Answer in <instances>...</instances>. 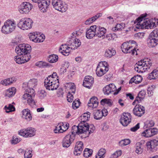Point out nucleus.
Segmentation results:
<instances>
[{"label": "nucleus", "mask_w": 158, "mask_h": 158, "mask_svg": "<svg viewBox=\"0 0 158 158\" xmlns=\"http://www.w3.org/2000/svg\"><path fill=\"white\" fill-rule=\"evenodd\" d=\"M90 113L89 112L84 113L79 118L81 120V122L77 126H73L77 127V129H78L77 131H79L80 133L84 135V138L88 137L89 134L93 133L95 129V127L94 125H89L85 122L90 118Z\"/></svg>", "instance_id": "f257e3e1"}, {"label": "nucleus", "mask_w": 158, "mask_h": 158, "mask_svg": "<svg viewBox=\"0 0 158 158\" xmlns=\"http://www.w3.org/2000/svg\"><path fill=\"white\" fill-rule=\"evenodd\" d=\"M29 85L28 82H24L23 84L22 88L25 90V91L22 96V100L23 103H27L30 106H33L35 105L33 98L35 97V93L33 89L28 87Z\"/></svg>", "instance_id": "f03ea898"}, {"label": "nucleus", "mask_w": 158, "mask_h": 158, "mask_svg": "<svg viewBox=\"0 0 158 158\" xmlns=\"http://www.w3.org/2000/svg\"><path fill=\"white\" fill-rule=\"evenodd\" d=\"M137 19L135 21V23L136 24L135 27L138 29H144L152 28L154 26L156 27V24H155V20H151L148 19H144V18L146 16V15H143Z\"/></svg>", "instance_id": "7ed1b4c3"}, {"label": "nucleus", "mask_w": 158, "mask_h": 158, "mask_svg": "<svg viewBox=\"0 0 158 158\" xmlns=\"http://www.w3.org/2000/svg\"><path fill=\"white\" fill-rule=\"evenodd\" d=\"M57 76L56 72L53 73L44 80V86L47 90H53L56 89L59 85L58 77Z\"/></svg>", "instance_id": "20e7f679"}, {"label": "nucleus", "mask_w": 158, "mask_h": 158, "mask_svg": "<svg viewBox=\"0 0 158 158\" xmlns=\"http://www.w3.org/2000/svg\"><path fill=\"white\" fill-rule=\"evenodd\" d=\"M77 128L75 126L72 127L71 130V133L67 135L63 139L62 144L63 147L68 148L70 146L71 143L73 142L75 139V135L81 134L78 131Z\"/></svg>", "instance_id": "39448f33"}, {"label": "nucleus", "mask_w": 158, "mask_h": 158, "mask_svg": "<svg viewBox=\"0 0 158 158\" xmlns=\"http://www.w3.org/2000/svg\"><path fill=\"white\" fill-rule=\"evenodd\" d=\"M152 64L148 59L141 60L137 63L135 65V70L138 73H143L148 71L151 66Z\"/></svg>", "instance_id": "423d86ee"}, {"label": "nucleus", "mask_w": 158, "mask_h": 158, "mask_svg": "<svg viewBox=\"0 0 158 158\" xmlns=\"http://www.w3.org/2000/svg\"><path fill=\"white\" fill-rule=\"evenodd\" d=\"M16 26V24L13 20L8 19L5 22L2 27V32L5 34H9L15 30Z\"/></svg>", "instance_id": "0eeeda50"}, {"label": "nucleus", "mask_w": 158, "mask_h": 158, "mask_svg": "<svg viewBox=\"0 0 158 158\" xmlns=\"http://www.w3.org/2000/svg\"><path fill=\"white\" fill-rule=\"evenodd\" d=\"M122 52L125 53H131L132 55L135 54L137 55L139 53V50L138 49L135 48L131 45L130 43L128 42H124L121 46Z\"/></svg>", "instance_id": "6e6552de"}, {"label": "nucleus", "mask_w": 158, "mask_h": 158, "mask_svg": "<svg viewBox=\"0 0 158 158\" xmlns=\"http://www.w3.org/2000/svg\"><path fill=\"white\" fill-rule=\"evenodd\" d=\"M121 89V87H120L117 89L114 84L111 83L104 87L103 88V91L105 95H109L113 93V94L115 95L118 94Z\"/></svg>", "instance_id": "1a4fd4ad"}, {"label": "nucleus", "mask_w": 158, "mask_h": 158, "mask_svg": "<svg viewBox=\"0 0 158 158\" xmlns=\"http://www.w3.org/2000/svg\"><path fill=\"white\" fill-rule=\"evenodd\" d=\"M52 5L55 9L61 12H65L68 9V5L62 0H52Z\"/></svg>", "instance_id": "9d476101"}, {"label": "nucleus", "mask_w": 158, "mask_h": 158, "mask_svg": "<svg viewBox=\"0 0 158 158\" xmlns=\"http://www.w3.org/2000/svg\"><path fill=\"white\" fill-rule=\"evenodd\" d=\"M108 65L107 62H99L96 69V74L99 77H102L109 70Z\"/></svg>", "instance_id": "9b49d317"}, {"label": "nucleus", "mask_w": 158, "mask_h": 158, "mask_svg": "<svg viewBox=\"0 0 158 158\" xmlns=\"http://www.w3.org/2000/svg\"><path fill=\"white\" fill-rule=\"evenodd\" d=\"M35 3H38V7L40 11L43 12L47 11L50 4V0H31Z\"/></svg>", "instance_id": "f8f14e48"}, {"label": "nucleus", "mask_w": 158, "mask_h": 158, "mask_svg": "<svg viewBox=\"0 0 158 158\" xmlns=\"http://www.w3.org/2000/svg\"><path fill=\"white\" fill-rule=\"evenodd\" d=\"M36 130L32 127H28L27 128L20 130V135L27 138L34 136L36 134Z\"/></svg>", "instance_id": "ddd939ff"}, {"label": "nucleus", "mask_w": 158, "mask_h": 158, "mask_svg": "<svg viewBox=\"0 0 158 158\" xmlns=\"http://www.w3.org/2000/svg\"><path fill=\"white\" fill-rule=\"evenodd\" d=\"M33 22L29 18H24L20 20V29L23 30H27L31 28L33 26Z\"/></svg>", "instance_id": "4468645a"}, {"label": "nucleus", "mask_w": 158, "mask_h": 158, "mask_svg": "<svg viewBox=\"0 0 158 158\" xmlns=\"http://www.w3.org/2000/svg\"><path fill=\"white\" fill-rule=\"evenodd\" d=\"M131 116L129 113H124L121 115V123L124 126H127L131 122Z\"/></svg>", "instance_id": "2eb2a0df"}, {"label": "nucleus", "mask_w": 158, "mask_h": 158, "mask_svg": "<svg viewBox=\"0 0 158 158\" xmlns=\"http://www.w3.org/2000/svg\"><path fill=\"white\" fill-rule=\"evenodd\" d=\"M145 112V107L139 104L136 105L133 110V114L138 117H141Z\"/></svg>", "instance_id": "dca6fc26"}, {"label": "nucleus", "mask_w": 158, "mask_h": 158, "mask_svg": "<svg viewBox=\"0 0 158 158\" xmlns=\"http://www.w3.org/2000/svg\"><path fill=\"white\" fill-rule=\"evenodd\" d=\"M146 145L148 150L154 152L158 149V140L153 139L146 143Z\"/></svg>", "instance_id": "f3484780"}, {"label": "nucleus", "mask_w": 158, "mask_h": 158, "mask_svg": "<svg viewBox=\"0 0 158 158\" xmlns=\"http://www.w3.org/2000/svg\"><path fill=\"white\" fill-rule=\"evenodd\" d=\"M141 134L142 136L148 138L151 137L157 134L158 130L156 128H146Z\"/></svg>", "instance_id": "a211bd4d"}, {"label": "nucleus", "mask_w": 158, "mask_h": 158, "mask_svg": "<svg viewBox=\"0 0 158 158\" xmlns=\"http://www.w3.org/2000/svg\"><path fill=\"white\" fill-rule=\"evenodd\" d=\"M69 127V124H64L63 123L59 124L56 127L54 130L55 133H63L67 130Z\"/></svg>", "instance_id": "6ab92c4d"}, {"label": "nucleus", "mask_w": 158, "mask_h": 158, "mask_svg": "<svg viewBox=\"0 0 158 158\" xmlns=\"http://www.w3.org/2000/svg\"><path fill=\"white\" fill-rule=\"evenodd\" d=\"M32 6L29 2H23L20 5V13H27L29 12Z\"/></svg>", "instance_id": "aec40b11"}, {"label": "nucleus", "mask_w": 158, "mask_h": 158, "mask_svg": "<svg viewBox=\"0 0 158 158\" xmlns=\"http://www.w3.org/2000/svg\"><path fill=\"white\" fill-rule=\"evenodd\" d=\"M96 26L94 25L90 27L86 32V36L88 39H91L95 36H96Z\"/></svg>", "instance_id": "412c9836"}, {"label": "nucleus", "mask_w": 158, "mask_h": 158, "mask_svg": "<svg viewBox=\"0 0 158 158\" xmlns=\"http://www.w3.org/2000/svg\"><path fill=\"white\" fill-rule=\"evenodd\" d=\"M80 40L77 38L74 40L71 39L68 42V45L70 47L71 49H75L79 47L81 45Z\"/></svg>", "instance_id": "4be33fe9"}, {"label": "nucleus", "mask_w": 158, "mask_h": 158, "mask_svg": "<svg viewBox=\"0 0 158 158\" xmlns=\"http://www.w3.org/2000/svg\"><path fill=\"white\" fill-rule=\"evenodd\" d=\"M71 50L70 47L69 46L68 44H62L60 47L59 51L61 53L65 56L69 55L70 52Z\"/></svg>", "instance_id": "5701e85b"}, {"label": "nucleus", "mask_w": 158, "mask_h": 158, "mask_svg": "<svg viewBox=\"0 0 158 158\" xmlns=\"http://www.w3.org/2000/svg\"><path fill=\"white\" fill-rule=\"evenodd\" d=\"M84 148L83 143L82 141H77L76 143V146L74 151V154L76 156L80 155Z\"/></svg>", "instance_id": "b1692460"}, {"label": "nucleus", "mask_w": 158, "mask_h": 158, "mask_svg": "<svg viewBox=\"0 0 158 158\" xmlns=\"http://www.w3.org/2000/svg\"><path fill=\"white\" fill-rule=\"evenodd\" d=\"M94 83V78L91 76H87L85 77L83 85L86 88L89 89Z\"/></svg>", "instance_id": "393cba45"}, {"label": "nucleus", "mask_w": 158, "mask_h": 158, "mask_svg": "<svg viewBox=\"0 0 158 158\" xmlns=\"http://www.w3.org/2000/svg\"><path fill=\"white\" fill-rule=\"evenodd\" d=\"M98 104V102L97 98L96 97H93L89 100L88 103V105L90 109H92L97 107Z\"/></svg>", "instance_id": "a878e982"}, {"label": "nucleus", "mask_w": 158, "mask_h": 158, "mask_svg": "<svg viewBox=\"0 0 158 158\" xmlns=\"http://www.w3.org/2000/svg\"><path fill=\"white\" fill-rule=\"evenodd\" d=\"M106 32V29L104 27H96V36L98 37L103 38H105L104 34Z\"/></svg>", "instance_id": "bb28decb"}, {"label": "nucleus", "mask_w": 158, "mask_h": 158, "mask_svg": "<svg viewBox=\"0 0 158 158\" xmlns=\"http://www.w3.org/2000/svg\"><path fill=\"white\" fill-rule=\"evenodd\" d=\"M31 49V47L29 44H20V53H28L30 52Z\"/></svg>", "instance_id": "cd10ccee"}, {"label": "nucleus", "mask_w": 158, "mask_h": 158, "mask_svg": "<svg viewBox=\"0 0 158 158\" xmlns=\"http://www.w3.org/2000/svg\"><path fill=\"white\" fill-rule=\"evenodd\" d=\"M29 110L27 109H24L22 111V118L27 121H30L32 119V116Z\"/></svg>", "instance_id": "c85d7f7f"}, {"label": "nucleus", "mask_w": 158, "mask_h": 158, "mask_svg": "<svg viewBox=\"0 0 158 158\" xmlns=\"http://www.w3.org/2000/svg\"><path fill=\"white\" fill-rule=\"evenodd\" d=\"M147 44L149 47L153 48L156 46L158 44V39L149 37L147 40Z\"/></svg>", "instance_id": "c756f323"}, {"label": "nucleus", "mask_w": 158, "mask_h": 158, "mask_svg": "<svg viewBox=\"0 0 158 158\" xmlns=\"http://www.w3.org/2000/svg\"><path fill=\"white\" fill-rule=\"evenodd\" d=\"M16 92V89L15 87H11L6 90L4 92L5 96L10 98L14 96Z\"/></svg>", "instance_id": "7c9ffc66"}, {"label": "nucleus", "mask_w": 158, "mask_h": 158, "mask_svg": "<svg viewBox=\"0 0 158 158\" xmlns=\"http://www.w3.org/2000/svg\"><path fill=\"white\" fill-rule=\"evenodd\" d=\"M31 58L30 55L29 53H20V64L24 63L29 61Z\"/></svg>", "instance_id": "2f4dec72"}, {"label": "nucleus", "mask_w": 158, "mask_h": 158, "mask_svg": "<svg viewBox=\"0 0 158 158\" xmlns=\"http://www.w3.org/2000/svg\"><path fill=\"white\" fill-rule=\"evenodd\" d=\"M158 78V68L153 70L148 76V78L149 80L156 79Z\"/></svg>", "instance_id": "473e14b6"}, {"label": "nucleus", "mask_w": 158, "mask_h": 158, "mask_svg": "<svg viewBox=\"0 0 158 158\" xmlns=\"http://www.w3.org/2000/svg\"><path fill=\"white\" fill-rule=\"evenodd\" d=\"M142 79L143 78L141 76L137 75L135 76L131 79L129 83L132 84L134 83L136 84H139L142 81Z\"/></svg>", "instance_id": "72a5a7b5"}, {"label": "nucleus", "mask_w": 158, "mask_h": 158, "mask_svg": "<svg viewBox=\"0 0 158 158\" xmlns=\"http://www.w3.org/2000/svg\"><path fill=\"white\" fill-rule=\"evenodd\" d=\"M101 15H102L101 14H98L93 17L89 18L85 21V24L86 25L90 24L93 22L95 21L99 17L101 16Z\"/></svg>", "instance_id": "f704fd0d"}, {"label": "nucleus", "mask_w": 158, "mask_h": 158, "mask_svg": "<svg viewBox=\"0 0 158 158\" xmlns=\"http://www.w3.org/2000/svg\"><path fill=\"white\" fill-rule=\"evenodd\" d=\"M66 89H69L70 92L74 94L75 92V85L74 83L69 82L66 83L65 85Z\"/></svg>", "instance_id": "c9c22d12"}, {"label": "nucleus", "mask_w": 158, "mask_h": 158, "mask_svg": "<svg viewBox=\"0 0 158 158\" xmlns=\"http://www.w3.org/2000/svg\"><path fill=\"white\" fill-rule=\"evenodd\" d=\"M15 104L14 102H13L11 104H9L8 106H6L4 108L6 113H10L15 110V108L14 105Z\"/></svg>", "instance_id": "e433bc0d"}, {"label": "nucleus", "mask_w": 158, "mask_h": 158, "mask_svg": "<svg viewBox=\"0 0 158 158\" xmlns=\"http://www.w3.org/2000/svg\"><path fill=\"white\" fill-rule=\"evenodd\" d=\"M143 145L140 142H138L136 144L135 152L138 154H141L143 152Z\"/></svg>", "instance_id": "4c0bfd02"}, {"label": "nucleus", "mask_w": 158, "mask_h": 158, "mask_svg": "<svg viewBox=\"0 0 158 158\" xmlns=\"http://www.w3.org/2000/svg\"><path fill=\"white\" fill-rule=\"evenodd\" d=\"M115 51L113 49H108L106 50L105 55L106 57L108 58H110L113 56L114 55L116 54Z\"/></svg>", "instance_id": "58836bf2"}, {"label": "nucleus", "mask_w": 158, "mask_h": 158, "mask_svg": "<svg viewBox=\"0 0 158 158\" xmlns=\"http://www.w3.org/2000/svg\"><path fill=\"white\" fill-rule=\"evenodd\" d=\"M102 113L101 110L94 111L93 113L94 118L96 120H99L101 118L103 114Z\"/></svg>", "instance_id": "ea45409f"}, {"label": "nucleus", "mask_w": 158, "mask_h": 158, "mask_svg": "<svg viewBox=\"0 0 158 158\" xmlns=\"http://www.w3.org/2000/svg\"><path fill=\"white\" fill-rule=\"evenodd\" d=\"M58 56L54 54L49 55L48 58V61L51 63L56 62L58 61Z\"/></svg>", "instance_id": "a19ab883"}, {"label": "nucleus", "mask_w": 158, "mask_h": 158, "mask_svg": "<svg viewBox=\"0 0 158 158\" xmlns=\"http://www.w3.org/2000/svg\"><path fill=\"white\" fill-rule=\"evenodd\" d=\"M38 35V32H32L30 33L28 35V36L30 40L32 41L36 42V37Z\"/></svg>", "instance_id": "79ce46f5"}, {"label": "nucleus", "mask_w": 158, "mask_h": 158, "mask_svg": "<svg viewBox=\"0 0 158 158\" xmlns=\"http://www.w3.org/2000/svg\"><path fill=\"white\" fill-rule=\"evenodd\" d=\"M32 151V150L31 149H26L24 154V158H32L33 155Z\"/></svg>", "instance_id": "37998d69"}, {"label": "nucleus", "mask_w": 158, "mask_h": 158, "mask_svg": "<svg viewBox=\"0 0 158 158\" xmlns=\"http://www.w3.org/2000/svg\"><path fill=\"white\" fill-rule=\"evenodd\" d=\"M155 123L152 120H148L144 123V128H150L153 126Z\"/></svg>", "instance_id": "c03bdc74"}, {"label": "nucleus", "mask_w": 158, "mask_h": 158, "mask_svg": "<svg viewBox=\"0 0 158 158\" xmlns=\"http://www.w3.org/2000/svg\"><path fill=\"white\" fill-rule=\"evenodd\" d=\"M35 65L40 68H44L49 66V64L43 61H40L36 62Z\"/></svg>", "instance_id": "a18cd8bd"}, {"label": "nucleus", "mask_w": 158, "mask_h": 158, "mask_svg": "<svg viewBox=\"0 0 158 158\" xmlns=\"http://www.w3.org/2000/svg\"><path fill=\"white\" fill-rule=\"evenodd\" d=\"M131 143V140L129 139H125L121 140L119 142V145L120 146L123 147Z\"/></svg>", "instance_id": "49530a36"}, {"label": "nucleus", "mask_w": 158, "mask_h": 158, "mask_svg": "<svg viewBox=\"0 0 158 158\" xmlns=\"http://www.w3.org/2000/svg\"><path fill=\"white\" fill-rule=\"evenodd\" d=\"M93 151L91 149L85 148L84 151L83 156L85 157H88L90 156L92 154Z\"/></svg>", "instance_id": "de8ad7c7"}, {"label": "nucleus", "mask_w": 158, "mask_h": 158, "mask_svg": "<svg viewBox=\"0 0 158 158\" xmlns=\"http://www.w3.org/2000/svg\"><path fill=\"white\" fill-rule=\"evenodd\" d=\"M20 48L19 47V45L18 47H17L15 48V52L18 55L17 56H15V60L16 62V63L19 64L20 62V56L19 55L20 53L19 52Z\"/></svg>", "instance_id": "09e8293b"}, {"label": "nucleus", "mask_w": 158, "mask_h": 158, "mask_svg": "<svg viewBox=\"0 0 158 158\" xmlns=\"http://www.w3.org/2000/svg\"><path fill=\"white\" fill-rule=\"evenodd\" d=\"M149 37L156 39H158V30H154L150 34Z\"/></svg>", "instance_id": "8fccbe9b"}, {"label": "nucleus", "mask_w": 158, "mask_h": 158, "mask_svg": "<svg viewBox=\"0 0 158 158\" xmlns=\"http://www.w3.org/2000/svg\"><path fill=\"white\" fill-rule=\"evenodd\" d=\"M14 80L12 79L8 78L4 80L1 81V83L5 85H9L13 82Z\"/></svg>", "instance_id": "3c124183"}, {"label": "nucleus", "mask_w": 158, "mask_h": 158, "mask_svg": "<svg viewBox=\"0 0 158 158\" xmlns=\"http://www.w3.org/2000/svg\"><path fill=\"white\" fill-rule=\"evenodd\" d=\"M39 33L38 32V35H37V37H36V39L35 43H40L43 42L44 40L45 36L43 34H41L39 35L40 34L38 35Z\"/></svg>", "instance_id": "603ef678"}, {"label": "nucleus", "mask_w": 158, "mask_h": 158, "mask_svg": "<svg viewBox=\"0 0 158 158\" xmlns=\"http://www.w3.org/2000/svg\"><path fill=\"white\" fill-rule=\"evenodd\" d=\"M101 104L102 105H107L109 106L111 105V100L109 99L104 98L101 101Z\"/></svg>", "instance_id": "864d4df0"}, {"label": "nucleus", "mask_w": 158, "mask_h": 158, "mask_svg": "<svg viewBox=\"0 0 158 158\" xmlns=\"http://www.w3.org/2000/svg\"><path fill=\"white\" fill-rule=\"evenodd\" d=\"M80 102L79 99L77 100H75L74 101L72 104V107L74 109L77 108L80 105Z\"/></svg>", "instance_id": "5fc2aeb1"}, {"label": "nucleus", "mask_w": 158, "mask_h": 158, "mask_svg": "<svg viewBox=\"0 0 158 158\" xmlns=\"http://www.w3.org/2000/svg\"><path fill=\"white\" fill-rule=\"evenodd\" d=\"M143 99V97H141L138 96L136 97L135 101L133 102L132 105H134L136 104L140 103Z\"/></svg>", "instance_id": "6e6d98bb"}, {"label": "nucleus", "mask_w": 158, "mask_h": 158, "mask_svg": "<svg viewBox=\"0 0 158 158\" xmlns=\"http://www.w3.org/2000/svg\"><path fill=\"white\" fill-rule=\"evenodd\" d=\"M39 97L41 99L44 98L46 96L45 91L44 90H41L39 92L38 94Z\"/></svg>", "instance_id": "4d7b16f0"}, {"label": "nucleus", "mask_w": 158, "mask_h": 158, "mask_svg": "<svg viewBox=\"0 0 158 158\" xmlns=\"http://www.w3.org/2000/svg\"><path fill=\"white\" fill-rule=\"evenodd\" d=\"M122 152L121 151H117L113 153L110 156V158H117L121 155Z\"/></svg>", "instance_id": "13d9d810"}, {"label": "nucleus", "mask_w": 158, "mask_h": 158, "mask_svg": "<svg viewBox=\"0 0 158 158\" xmlns=\"http://www.w3.org/2000/svg\"><path fill=\"white\" fill-rule=\"evenodd\" d=\"M123 27V26L121 24H117L114 27L112 28V30L115 31L121 30Z\"/></svg>", "instance_id": "bf43d9fd"}, {"label": "nucleus", "mask_w": 158, "mask_h": 158, "mask_svg": "<svg viewBox=\"0 0 158 158\" xmlns=\"http://www.w3.org/2000/svg\"><path fill=\"white\" fill-rule=\"evenodd\" d=\"M37 80L35 79H31L28 81V84L31 85L32 87H35L37 84Z\"/></svg>", "instance_id": "052dcab7"}, {"label": "nucleus", "mask_w": 158, "mask_h": 158, "mask_svg": "<svg viewBox=\"0 0 158 158\" xmlns=\"http://www.w3.org/2000/svg\"><path fill=\"white\" fill-rule=\"evenodd\" d=\"M70 92V91H69L67 95V99L68 102H72L73 98V95L71 94Z\"/></svg>", "instance_id": "680f3d73"}, {"label": "nucleus", "mask_w": 158, "mask_h": 158, "mask_svg": "<svg viewBox=\"0 0 158 158\" xmlns=\"http://www.w3.org/2000/svg\"><path fill=\"white\" fill-rule=\"evenodd\" d=\"M106 152V150L104 148H101L98 151L97 154L100 155V156L104 157V155Z\"/></svg>", "instance_id": "e2e57ef3"}, {"label": "nucleus", "mask_w": 158, "mask_h": 158, "mask_svg": "<svg viewBox=\"0 0 158 158\" xmlns=\"http://www.w3.org/2000/svg\"><path fill=\"white\" fill-rule=\"evenodd\" d=\"M72 35L73 37L72 36V37L74 38V37H75L76 38L81 36L82 33L79 31H77L73 32L72 33Z\"/></svg>", "instance_id": "0e129e2a"}, {"label": "nucleus", "mask_w": 158, "mask_h": 158, "mask_svg": "<svg viewBox=\"0 0 158 158\" xmlns=\"http://www.w3.org/2000/svg\"><path fill=\"white\" fill-rule=\"evenodd\" d=\"M19 139L15 135L13 136V139L11 140V143L12 144H15L19 143Z\"/></svg>", "instance_id": "69168bd1"}, {"label": "nucleus", "mask_w": 158, "mask_h": 158, "mask_svg": "<svg viewBox=\"0 0 158 158\" xmlns=\"http://www.w3.org/2000/svg\"><path fill=\"white\" fill-rule=\"evenodd\" d=\"M20 39L19 36L16 37L12 40V43L14 44L17 45L19 42Z\"/></svg>", "instance_id": "338daca9"}, {"label": "nucleus", "mask_w": 158, "mask_h": 158, "mask_svg": "<svg viewBox=\"0 0 158 158\" xmlns=\"http://www.w3.org/2000/svg\"><path fill=\"white\" fill-rule=\"evenodd\" d=\"M139 128V123H138L135 126L130 129L131 131L135 132Z\"/></svg>", "instance_id": "774afa93"}]
</instances>
